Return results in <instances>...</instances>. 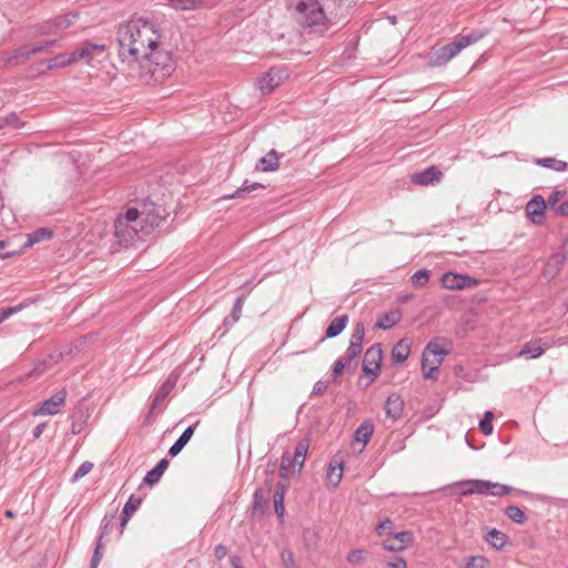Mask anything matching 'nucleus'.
Returning <instances> with one entry per match:
<instances>
[{"label": "nucleus", "mask_w": 568, "mask_h": 568, "mask_svg": "<svg viewBox=\"0 0 568 568\" xmlns=\"http://www.w3.org/2000/svg\"><path fill=\"white\" fill-rule=\"evenodd\" d=\"M116 41L119 58L132 70L138 69L142 81H160L173 71L172 54L160 49V33L150 21L139 18L120 24Z\"/></svg>", "instance_id": "obj_1"}, {"label": "nucleus", "mask_w": 568, "mask_h": 568, "mask_svg": "<svg viewBox=\"0 0 568 568\" xmlns=\"http://www.w3.org/2000/svg\"><path fill=\"white\" fill-rule=\"evenodd\" d=\"M148 234L141 224L139 210L131 207L124 214H119L114 221V237L120 246L130 247L143 241Z\"/></svg>", "instance_id": "obj_2"}, {"label": "nucleus", "mask_w": 568, "mask_h": 568, "mask_svg": "<svg viewBox=\"0 0 568 568\" xmlns=\"http://www.w3.org/2000/svg\"><path fill=\"white\" fill-rule=\"evenodd\" d=\"M487 31L483 30H471L468 33L459 34L452 42L440 47L430 54L428 60L429 65L440 67L446 64L454 57H456L463 49L483 39Z\"/></svg>", "instance_id": "obj_3"}, {"label": "nucleus", "mask_w": 568, "mask_h": 568, "mask_svg": "<svg viewBox=\"0 0 568 568\" xmlns=\"http://www.w3.org/2000/svg\"><path fill=\"white\" fill-rule=\"evenodd\" d=\"M287 7L302 27L321 26L326 19L318 0H287Z\"/></svg>", "instance_id": "obj_4"}, {"label": "nucleus", "mask_w": 568, "mask_h": 568, "mask_svg": "<svg viewBox=\"0 0 568 568\" xmlns=\"http://www.w3.org/2000/svg\"><path fill=\"white\" fill-rule=\"evenodd\" d=\"M447 352L436 342L430 341L422 355L423 375L426 379H436V373L443 363V356Z\"/></svg>", "instance_id": "obj_5"}, {"label": "nucleus", "mask_w": 568, "mask_h": 568, "mask_svg": "<svg viewBox=\"0 0 568 568\" xmlns=\"http://www.w3.org/2000/svg\"><path fill=\"white\" fill-rule=\"evenodd\" d=\"M79 14L75 12L68 13L63 17H55L54 19L43 21L33 27L34 36H57L62 30L69 28L78 19Z\"/></svg>", "instance_id": "obj_6"}, {"label": "nucleus", "mask_w": 568, "mask_h": 568, "mask_svg": "<svg viewBox=\"0 0 568 568\" xmlns=\"http://www.w3.org/2000/svg\"><path fill=\"white\" fill-rule=\"evenodd\" d=\"M139 213L141 224L146 229V233L158 227L168 215L165 209L154 203H144Z\"/></svg>", "instance_id": "obj_7"}, {"label": "nucleus", "mask_w": 568, "mask_h": 568, "mask_svg": "<svg viewBox=\"0 0 568 568\" xmlns=\"http://www.w3.org/2000/svg\"><path fill=\"white\" fill-rule=\"evenodd\" d=\"M382 354L381 345L374 344L367 348L364 355L363 372L371 376V383L374 382L381 373Z\"/></svg>", "instance_id": "obj_8"}, {"label": "nucleus", "mask_w": 568, "mask_h": 568, "mask_svg": "<svg viewBox=\"0 0 568 568\" xmlns=\"http://www.w3.org/2000/svg\"><path fill=\"white\" fill-rule=\"evenodd\" d=\"M440 284L447 290L462 291L477 286L479 282L477 278L469 275L446 272L440 278Z\"/></svg>", "instance_id": "obj_9"}, {"label": "nucleus", "mask_w": 568, "mask_h": 568, "mask_svg": "<svg viewBox=\"0 0 568 568\" xmlns=\"http://www.w3.org/2000/svg\"><path fill=\"white\" fill-rule=\"evenodd\" d=\"M286 78V69L282 67L272 68L270 69L268 72H266L258 79V88L263 94H268L275 88H277Z\"/></svg>", "instance_id": "obj_10"}, {"label": "nucleus", "mask_w": 568, "mask_h": 568, "mask_svg": "<svg viewBox=\"0 0 568 568\" xmlns=\"http://www.w3.org/2000/svg\"><path fill=\"white\" fill-rule=\"evenodd\" d=\"M364 336L365 325L362 322H357L354 325L349 345L343 356L347 362L351 363L353 359L357 358L361 355L363 351Z\"/></svg>", "instance_id": "obj_11"}, {"label": "nucleus", "mask_w": 568, "mask_h": 568, "mask_svg": "<svg viewBox=\"0 0 568 568\" xmlns=\"http://www.w3.org/2000/svg\"><path fill=\"white\" fill-rule=\"evenodd\" d=\"M67 397L65 389H60L50 398L43 400L36 409L34 415H54L60 412L61 406L64 404Z\"/></svg>", "instance_id": "obj_12"}, {"label": "nucleus", "mask_w": 568, "mask_h": 568, "mask_svg": "<svg viewBox=\"0 0 568 568\" xmlns=\"http://www.w3.org/2000/svg\"><path fill=\"white\" fill-rule=\"evenodd\" d=\"M413 542V534L408 530L393 532L389 538L383 540L382 546L388 551H400Z\"/></svg>", "instance_id": "obj_13"}, {"label": "nucleus", "mask_w": 568, "mask_h": 568, "mask_svg": "<svg viewBox=\"0 0 568 568\" xmlns=\"http://www.w3.org/2000/svg\"><path fill=\"white\" fill-rule=\"evenodd\" d=\"M546 209L547 204L545 199L541 195H535L526 204V214L534 224L541 225L545 223Z\"/></svg>", "instance_id": "obj_14"}, {"label": "nucleus", "mask_w": 568, "mask_h": 568, "mask_svg": "<svg viewBox=\"0 0 568 568\" xmlns=\"http://www.w3.org/2000/svg\"><path fill=\"white\" fill-rule=\"evenodd\" d=\"M271 489H262L257 488L254 491L253 496V506H252V515L254 517L262 516L268 509V500H270Z\"/></svg>", "instance_id": "obj_15"}, {"label": "nucleus", "mask_w": 568, "mask_h": 568, "mask_svg": "<svg viewBox=\"0 0 568 568\" xmlns=\"http://www.w3.org/2000/svg\"><path fill=\"white\" fill-rule=\"evenodd\" d=\"M443 173L436 166H429L412 175V181L418 185H429L439 182Z\"/></svg>", "instance_id": "obj_16"}, {"label": "nucleus", "mask_w": 568, "mask_h": 568, "mask_svg": "<svg viewBox=\"0 0 568 568\" xmlns=\"http://www.w3.org/2000/svg\"><path fill=\"white\" fill-rule=\"evenodd\" d=\"M538 345L534 346L531 343H527L517 354L518 357L526 358H538L540 357L546 349L551 347V343L546 339H538Z\"/></svg>", "instance_id": "obj_17"}, {"label": "nucleus", "mask_w": 568, "mask_h": 568, "mask_svg": "<svg viewBox=\"0 0 568 568\" xmlns=\"http://www.w3.org/2000/svg\"><path fill=\"white\" fill-rule=\"evenodd\" d=\"M105 51L104 44L84 43L80 49L74 50L77 61L85 60L90 62L95 55L102 54Z\"/></svg>", "instance_id": "obj_18"}, {"label": "nucleus", "mask_w": 568, "mask_h": 568, "mask_svg": "<svg viewBox=\"0 0 568 568\" xmlns=\"http://www.w3.org/2000/svg\"><path fill=\"white\" fill-rule=\"evenodd\" d=\"M178 382V376L174 374H170L169 377L165 379V382L160 386L159 390L156 392L151 409H154L158 407V405L164 400L169 394L174 389Z\"/></svg>", "instance_id": "obj_19"}, {"label": "nucleus", "mask_w": 568, "mask_h": 568, "mask_svg": "<svg viewBox=\"0 0 568 568\" xmlns=\"http://www.w3.org/2000/svg\"><path fill=\"white\" fill-rule=\"evenodd\" d=\"M410 353V342L407 338L400 339L392 348V361L394 364H403Z\"/></svg>", "instance_id": "obj_20"}, {"label": "nucleus", "mask_w": 568, "mask_h": 568, "mask_svg": "<svg viewBox=\"0 0 568 568\" xmlns=\"http://www.w3.org/2000/svg\"><path fill=\"white\" fill-rule=\"evenodd\" d=\"M141 503L142 499L133 495L128 499L121 514L120 534L123 532L125 525L128 524L132 515L136 511Z\"/></svg>", "instance_id": "obj_21"}, {"label": "nucleus", "mask_w": 568, "mask_h": 568, "mask_svg": "<svg viewBox=\"0 0 568 568\" xmlns=\"http://www.w3.org/2000/svg\"><path fill=\"white\" fill-rule=\"evenodd\" d=\"M460 488V495L467 496L473 494L484 495V487L487 485L483 479H469L457 484Z\"/></svg>", "instance_id": "obj_22"}, {"label": "nucleus", "mask_w": 568, "mask_h": 568, "mask_svg": "<svg viewBox=\"0 0 568 568\" xmlns=\"http://www.w3.org/2000/svg\"><path fill=\"white\" fill-rule=\"evenodd\" d=\"M197 424L199 422H196L195 425L185 428V430L180 435L175 443L170 447L169 455L171 457H175L178 454H180L184 446L190 442Z\"/></svg>", "instance_id": "obj_23"}, {"label": "nucleus", "mask_w": 568, "mask_h": 568, "mask_svg": "<svg viewBox=\"0 0 568 568\" xmlns=\"http://www.w3.org/2000/svg\"><path fill=\"white\" fill-rule=\"evenodd\" d=\"M403 317V313L399 308H394L385 314H383L378 321L376 322L375 326L377 328L382 329H389L395 324H397Z\"/></svg>", "instance_id": "obj_24"}, {"label": "nucleus", "mask_w": 568, "mask_h": 568, "mask_svg": "<svg viewBox=\"0 0 568 568\" xmlns=\"http://www.w3.org/2000/svg\"><path fill=\"white\" fill-rule=\"evenodd\" d=\"M404 402L398 395H390L387 397L385 410L386 415L392 419H398L402 416Z\"/></svg>", "instance_id": "obj_25"}, {"label": "nucleus", "mask_w": 568, "mask_h": 568, "mask_svg": "<svg viewBox=\"0 0 568 568\" xmlns=\"http://www.w3.org/2000/svg\"><path fill=\"white\" fill-rule=\"evenodd\" d=\"M243 305L244 296L237 297L234 302L231 314L224 318V331L221 333L222 336L229 331L230 326L234 325L241 318Z\"/></svg>", "instance_id": "obj_26"}, {"label": "nucleus", "mask_w": 568, "mask_h": 568, "mask_svg": "<svg viewBox=\"0 0 568 568\" xmlns=\"http://www.w3.org/2000/svg\"><path fill=\"white\" fill-rule=\"evenodd\" d=\"M348 315L343 314L337 317H335L329 325L327 326L325 331V337L326 338H334L338 336L346 327L348 323Z\"/></svg>", "instance_id": "obj_27"}, {"label": "nucleus", "mask_w": 568, "mask_h": 568, "mask_svg": "<svg viewBox=\"0 0 568 568\" xmlns=\"http://www.w3.org/2000/svg\"><path fill=\"white\" fill-rule=\"evenodd\" d=\"M168 466L169 460L166 458L161 459L155 467H153L151 470L146 473V475L144 476V483L148 485L156 484L161 479Z\"/></svg>", "instance_id": "obj_28"}, {"label": "nucleus", "mask_w": 568, "mask_h": 568, "mask_svg": "<svg viewBox=\"0 0 568 568\" xmlns=\"http://www.w3.org/2000/svg\"><path fill=\"white\" fill-rule=\"evenodd\" d=\"M565 262L564 256H559L557 254L551 255L545 266L544 275L550 278L555 277L561 270Z\"/></svg>", "instance_id": "obj_29"}, {"label": "nucleus", "mask_w": 568, "mask_h": 568, "mask_svg": "<svg viewBox=\"0 0 568 568\" xmlns=\"http://www.w3.org/2000/svg\"><path fill=\"white\" fill-rule=\"evenodd\" d=\"M485 540L494 548L501 549L506 545L508 537L505 532L497 530L496 528L490 529Z\"/></svg>", "instance_id": "obj_30"}, {"label": "nucleus", "mask_w": 568, "mask_h": 568, "mask_svg": "<svg viewBox=\"0 0 568 568\" xmlns=\"http://www.w3.org/2000/svg\"><path fill=\"white\" fill-rule=\"evenodd\" d=\"M53 231L49 227H40L28 235L24 247L31 246L36 243L48 241L52 237Z\"/></svg>", "instance_id": "obj_31"}, {"label": "nucleus", "mask_w": 568, "mask_h": 568, "mask_svg": "<svg viewBox=\"0 0 568 568\" xmlns=\"http://www.w3.org/2000/svg\"><path fill=\"white\" fill-rule=\"evenodd\" d=\"M485 484L487 486L484 487V495L501 497V496H506L510 491H513V487L504 485V484L493 483L489 480H485Z\"/></svg>", "instance_id": "obj_32"}, {"label": "nucleus", "mask_w": 568, "mask_h": 568, "mask_svg": "<svg viewBox=\"0 0 568 568\" xmlns=\"http://www.w3.org/2000/svg\"><path fill=\"white\" fill-rule=\"evenodd\" d=\"M297 471V466L288 453H284L281 459L280 476L287 479L291 475Z\"/></svg>", "instance_id": "obj_33"}, {"label": "nucleus", "mask_w": 568, "mask_h": 568, "mask_svg": "<svg viewBox=\"0 0 568 568\" xmlns=\"http://www.w3.org/2000/svg\"><path fill=\"white\" fill-rule=\"evenodd\" d=\"M327 481L333 487H336L343 477V464L338 462H332L327 469Z\"/></svg>", "instance_id": "obj_34"}, {"label": "nucleus", "mask_w": 568, "mask_h": 568, "mask_svg": "<svg viewBox=\"0 0 568 568\" xmlns=\"http://www.w3.org/2000/svg\"><path fill=\"white\" fill-rule=\"evenodd\" d=\"M77 62L74 51L71 53H61L49 61V69L63 68Z\"/></svg>", "instance_id": "obj_35"}, {"label": "nucleus", "mask_w": 568, "mask_h": 568, "mask_svg": "<svg viewBox=\"0 0 568 568\" xmlns=\"http://www.w3.org/2000/svg\"><path fill=\"white\" fill-rule=\"evenodd\" d=\"M278 160L280 156L275 150H271L266 155L261 158L260 163L262 165V171L271 172L276 171L278 169Z\"/></svg>", "instance_id": "obj_36"}, {"label": "nucleus", "mask_w": 568, "mask_h": 568, "mask_svg": "<svg viewBox=\"0 0 568 568\" xmlns=\"http://www.w3.org/2000/svg\"><path fill=\"white\" fill-rule=\"evenodd\" d=\"M307 450H308L307 440H301L295 447L294 455L292 456V458L297 466V471H301V469L304 465Z\"/></svg>", "instance_id": "obj_37"}, {"label": "nucleus", "mask_w": 568, "mask_h": 568, "mask_svg": "<svg viewBox=\"0 0 568 568\" xmlns=\"http://www.w3.org/2000/svg\"><path fill=\"white\" fill-rule=\"evenodd\" d=\"M257 189H264V185L261 183H256V182L248 183V181H244V183L241 187H239L232 194L224 195L223 199L231 200V199L242 197L244 194L255 191Z\"/></svg>", "instance_id": "obj_38"}, {"label": "nucleus", "mask_w": 568, "mask_h": 568, "mask_svg": "<svg viewBox=\"0 0 568 568\" xmlns=\"http://www.w3.org/2000/svg\"><path fill=\"white\" fill-rule=\"evenodd\" d=\"M374 432V427L371 423L364 422L362 423L358 428L355 430V439L357 442H362L363 445H366L372 437Z\"/></svg>", "instance_id": "obj_39"}, {"label": "nucleus", "mask_w": 568, "mask_h": 568, "mask_svg": "<svg viewBox=\"0 0 568 568\" xmlns=\"http://www.w3.org/2000/svg\"><path fill=\"white\" fill-rule=\"evenodd\" d=\"M204 3V0H170V7L175 10H195Z\"/></svg>", "instance_id": "obj_40"}, {"label": "nucleus", "mask_w": 568, "mask_h": 568, "mask_svg": "<svg viewBox=\"0 0 568 568\" xmlns=\"http://www.w3.org/2000/svg\"><path fill=\"white\" fill-rule=\"evenodd\" d=\"M274 509L280 519L284 516V486L280 485L273 495Z\"/></svg>", "instance_id": "obj_41"}, {"label": "nucleus", "mask_w": 568, "mask_h": 568, "mask_svg": "<svg viewBox=\"0 0 568 568\" xmlns=\"http://www.w3.org/2000/svg\"><path fill=\"white\" fill-rule=\"evenodd\" d=\"M537 164L547 169L562 172L567 168V163L555 158H544L537 161Z\"/></svg>", "instance_id": "obj_42"}, {"label": "nucleus", "mask_w": 568, "mask_h": 568, "mask_svg": "<svg viewBox=\"0 0 568 568\" xmlns=\"http://www.w3.org/2000/svg\"><path fill=\"white\" fill-rule=\"evenodd\" d=\"M505 515L516 524H524L527 519L525 513L515 505L506 507Z\"/></svg>", "instance_id": "obj_43"}, {"label": "nucleus", "mask_w": 568, "mask_h": 568, "mask_svg": "<svg viewBox=\"0 0 568 568\" xmlns=\"http://www.w3.org/2000/svg\"><path fill=\"white\" fill-rule=\"evenodd\" d=\"M114 514H105L101 521V532L98 539L103 540L104 537L111 534L114 526Z\"/></svg>", "instance_id": "obj_44"}, {"label": "nucleus", "mask_w": 568, "mask_h": 568, "mask_svg": "<svg viewBox=\"0 0 568 568\" xmlns=\"http://www.w3.org/2000/svg\"><path fill=\"white\" fill-rule=\"evenodd\" d=\"M32 49L33 48H32L31 43L21 45L20 48H18L14 51L11 60H19V59L22 61L30 60L34 55V53L32 52Z\"/></svg>", "instance_id": "obj_45"}, {"label": "nucleus", "mask_w": 568, "mask_h": 568, "mask_svg": "<svg viewBox=\"0 0 568 568\" xmlns=\"http://www.w3.org/2000/svg\"><path fill=\"white\" fill-rule=\"evenodd\" d=\"M410 282L413 285L418 287H424L429 282V271L427 270H419L413 274L410 277Z\"/></svg>", "instance_id": "obj_46"}, {"label": "nucleus", "mask_w": 568, "mask_h": 568, "mask_svg": "<svg viewBox=\"0 0 568 568\" xmlns=\"http://www.w3.org/2000/svg\"><path fill=\"white\" fill-rule=\"evenodd\" d=\"M57 43H58V39L43 40V41H40L37 43H31L32 48H33L32 52L34 53V55L48 53L50 51V48Z\"/></svg>", "instance_id": "obj_47"}, {"label": "nucleus", "mask_w": 568, "mask_h": 568, "mask_svg": "<svg viewBox=\"0 0 568 568\" xmlns=\"http://www.w3.org/2000/svg\"><path fill=\"white\" fill-rule=\"evenodd\" d=\"M465 568H489V560L484 556H470Z\"/></svg>", "instance_id": "obj_48"}, {"label": "nucleus", "mask_w": 568, "mask_h": 568, "mask_svg": "<svg viewBox=\"0 0 568 568\" xmlns=\"http://www.w3.org/2000/svg\"><path fill=\"white\" fill-rule=\"evenodd\" d=\"M564 195H565V192H561V191L552 192L546 202L547 209H549L550 211H552L555 213L556 207H558V205L561 203V199L564 197Z\"/></svg>", "instance_id": "obj_49"}, {"label": "nucleus", "mask_w": 568, "mask_h": 568, "mask_svg": "<svg viewBox=\"0 0 568 568\" xmlns=\"http://www.w3.org/2000/svg\"><path fill=\"white\" fill-rule=\"evenodd\" d=\"M24 308V304H18L16 306H9L0 308V324L8 320L11 315L17 314L18 312Z\"/></svg>", "instance_id": "obj_50"}, {"label": "nucleus", "mask_w": 568, "mask_h": 568, "mask_svg": "<svg viewBox=\"0 0 568 568\" xmlns=\"http://www.w3.org/2000/svg\"><path fill=\"white\" fill-rule=\"evenodd\" d=\"M92 468L93 464L91 462H83L73 474L72 481H78L80 478L88 475L92 470Z\"/></svg>", "instance_id": "obj_51"}, {"label": "nucleus", "mask_w": 568, "mask_h": 568, "mask_svg": "<svg viewBox=\"0 0 568 568\" xmlns=\"http://www.w3.org/2000/svg\"><path fill=\"white\" fill-rule=\"evenodd\" d=\"M347 561L352 565H359L364 562V550L353 549L348 552Z\"/></svg>", "instance_id": "obj_52"}, {"label": "nucleus", "mask_w": 568, "mask_h": 568, "mask_svg": "<svg viewBox=\"0 0 568 568\" xmlns=\"http://www.w3.org/2000/svg\"><path fill=\"white\" fill-rule=\"evenodd\" d=\"M348 363L349 362H347L344 357H339L338 359L335 361L332 372V376L334 379L337 378L343 373L346 364Z\"/></svg>", "instance_id": "obj_53"}, {"label": "nucleus", "mask_w": 568, "mask_h": 568, "mask_svg": "<svg viewBox=\"0 0 568 568\" xmlns=\"http://www.w3.org/2000/svg\"><path fill=\"white\" fill-rule=\"evenodd\" d=\"M3 123L6 125L13 126L14 129H20L24 125V123L18 118L16 113H10L3 119Z\"/></svg>", "instance_id": "obj_54"}, {"label": "nucleus", "mask_w": 568, "mask_h": 568, "mask_svg": "<svg viewBox=\"0 0 568 568\" xmlns=\"http://www.w3.org/2000/svg\"><path fill=\"white\" fill-rule=\"evenodd\" d=\"M281 558H282L284 568H296L292 551L284 549L281 552Z\"/></svg>", "instance_id": "obj_55"}, {"label": "nucleus", "mask_w": 568, "mask_h": 568, "mask_svg": "<svg viewBox=\"0 0 568 568\" xmlns=\"http://www.w3.org/2000/svg\"><path fill=\"white\" fill-rule=\"evenodd\" d=\"M393 528H394L393 521L390 519H385L378 524V526L376 527V532L378 535H384L387 531L393 534Z\"/></svg>", "instance_id": "obj_56"}, {"label": "nucleus", "mask_w": 568, "mask_h": 568, "mask_svg": "<svg viewBox=\"0 0 568 568\" xmlns=\"http://www.w3.org/2000/svg\"><path fill=\"white\" fill-rule=\"evenodd\" d=\"M303 539L305 541L306 547H312V546H314L316 544L317 536H316V534L313 530L305 529L303 531Z\"/></svg>", "instance_id": "obj_57"}, {"label": "nucleus", "mask_w": 568, "mask_h": 568, "mask_svg": "<svg viewBox=\"0 0 568 568\" xmlns=\"http://www.w3.org/2000/svg\"><path fill=\"white\" fill-rule=\"evenodd\" d=\"M387 568H407V562L403 557L396 556L392 561L387 562Z\"/></svg>", "instance_id": "obj_58"}, {"label": "nucleus", "mask_w": 568, "mask_h": 568, "mask_svg": "<svg viewBox=\"0 0 568 568\" xmlns=\"http://www.w3.org/2000/svg\"><path fill=\"white\" fill-rule=\"evenodd\" d=\"M479 429L484 435H490L493 433L491 422L481 419L479 422Z\"/></svg>", "instance_id": "obj_59"}, {"label": "nucleus", "mask_w": 568, "mask_h": 568, "mask_svg": "<svg viewBox=\"0 0 568 568\" xmlns=\"http://www.w3.org/2000/svg\"><path fill=\"white\" fill-rule=\"evenodd\" d=\"M326 389H327V383L323 382V381H318L315 383V385L313 387V394L321 395V394L325 393Z\"/></svg>", "instance_id": "obj_60"}, {"label": "nucleus", "mask_w": 568, "mask_h": 568, "mask_svg": "<svg viewBox=\"0 0 568 568\" xmlns=\"http://www.w3.org/2000/svg\"><path fill=\"white\" fill-rule=\"evenodd\" d=\"M214 555L217 559H223L227 555V548L223 545H216L214 547Z\"/></svg>", "instance_id": "obj_61"}, {"label": "nucleus", "mask_w": 568, "mask_h": 568, "mask_svg": "<svg viewBox=\"0 0 568 568\" xmlns=\"http://www.w3.org/2000/svg\"><path fill=\"white\" fill-rule=\"evenodd\" d=\"M556 215L568 216V201L561 202L558 207H556Z\"/></svg>", "instance_id": "obj_62"}, {"label": "nucleus", "mask_w": 568, "mask_h": 568, "mask_svg": "<svg viewBox=\"0 0 568 568\" xmlns=\"http://www.w3.org/2000/svg\"><path fill=\"white\" fill-rule=\"evenodd\" d=\"M103 547H104L103 540L98 539L97 546L93 551V557L99 558L101 560L102 556H103V552H102Z\"/></svg>", "instance_id": "obj_63"}, {"label": "nucleus", "mask_w": 568, "mask_h": 568, "mask_svg": "<svg viewBox=\"0 0 568 568\" xmlns=\"http://www.w3.org/2000/svg\"><path fill=\"white\" fill-rule=\"evenodd\" d=\"M559 256H564L565 261L568 260V235L565 237L560 252L556 253Z\"/></svg>", "instance_id": "obj_64"}]
</instances>
